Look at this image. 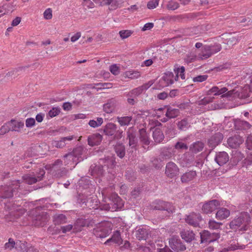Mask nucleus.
<instances>
[{
    "label": "nucleus",
    "mask_w": 252,
    "mask_h": 252,
    "mask_svg": "<svg viewBox=\"0 0 252 252\" xmlns=\"http://www.w3.org/2000/svg\"><path fill=\"white\" fill-rule=\"evenodd\" d=\"M89 172L92 176H100L103 174L102 167L95 164H92L90 168Z\"/></svg>",
    "instance_id": "f704fd0d"
},
{
    "label": "nucleus",
    "mask_w": 252,
    "mask_h": 252,
    "mask_svg": "<svg viewBox=\"0 0 252 252\" xmlns=\"http://www.w3.org/2000/svg\"><path fill=\"white\" fill-rule=\"evenodd\" d=\"M201 243L208 242L209 243L217 240L220 237L218 232L211 233L208 230H204L200 233Z\"/></svg>",
    "instance_id": "423d86ee"
},
{
    "label": "nucleus",
    "mask_w": 252,
    "mask_h": 252,
    "mask_svg": "<svg viewBox=\"0 0 252 252\" xmlns=\"http://www.w3.org/2000/svg\"><path fill=\"white\" fill-rule=\"evenodd\" d=\"M60 112L61 109L59 107H53L49 111L47 116L53 118L58 115Z\"/></svg>",
    "instance_id": "864d4df0"
},
{
    "label": "nucleus",
    "mask_w": 252,
    "mask_h": 252,
    "mask_svg": "<svg viewBox=\"0 0 252 252\" xmlns=\"http://www.w3.org/2000/svg\"><path fill=\"white\" fill-rule=\"evenodd\" d=\"M174 70L175 73L176 74V75L174 77L175 81L178 80L179 76L182 79H185V76L184 74L185 67L184 66H181V67L175 68Z\"/></svg>",
    "instance_id": "c03bdc74"
},
{
    "label": "nucleus",
    "mask_w": 252,
    "mask_h": 252,
    "mask_svg": "<svg viewBox=\"0 0 252 252\" xmlns=\"http://www.w3.org/2000/svg\"><path fill=\"white\" fill-rule=\"evenodd\" d=\"M113 145L114 146L115 152L117 156L121 158H123L126 153L125 146L122 143L120 142L117 143L115 145L113 144Z\"/></svg>",
    "instance_id": "473e14b6"
},
{
    "label": "nucleus",
    "mask_w": 252,
    "mask_h": 252,
    "mask_svg": "<svg viewBox=\"0 0 252 252\" xmlns=\"http://www.w3.org/2000/svg\"><path fill=\"white\" fill-rule=\"evenodd\" d=\"M103 122L102 118H97L96 120H91L89 122V125L93 128L101 126Z\"/></svg>",
    "instance_id": "de8ad7c7"
},
{
    "label": "nucleus",
    "mask_w": 252,
    "mask_h": 252,
    "mask_svg": "<svg viewBox=\"0 0 252 252\" xmlns=\"http://www.w3.org/2000/svg\"><path fill=\"white\" fill-rule=\"evenodd\" d=\"M110 83H97L93 85L92 84L88 85V88L93 89H96L97 91L99 90L106 89L110 88Z\"/></svg>",
    "instance_id": "37998d69"
},
{
    "label": "nucleus",
    "mask_w": 252,
    "mask_h": 252,
    "mask_svg": "<svg viewBox=\"0 0 252 252\" xmlns=\"http://www.w3.org/2000/svg\"><path fill=\"white\" fill-rule=\"evenodd\" d=\"M204 148V144L201 141H196L190 145L189 151L193 153L197 154L203 150Z\"/></svg>",
    "instance_id": "cd10ccee"
},
{
    "label": "nucleus",
    "mask_w": 252,
    "mask_h": 252,
    "mask_svg": "<svg viewBox=\"0 0 252 252\" xmlns=\"http://www.w3.org/2000/svg\"><path fill=\"white\" fill-rule=\"evenodd\" d=\"M84 149L82 146H78L74 148L70 154L78 159V162H80L83 160V158L81 157L82 155L84 152Z\"/></svg>",
    "instance_id": "4c0bfd02"
},
{
    "label": "nucleus",
    "mask_w": 252,
    "mask_h": 252,
    "mask_svg": "<svg viewBox=\"0 0 252 252\" xmlns=\"http://www.w3.org/2000/svg\"><path fill=\"white\" fill-rule=\"evenodd\" d=\"M207 48V45L204 46L203 50L199 55V57L202 60L207 59L211 56V52Z\"/></svg>",
    "instance_id": "09e8293b"
},
{
    "label": "nucleus",
    "mask_w": 252,
    "mask_h": 252,
    "mask_svg": "<svg viewBox=\"0 0 252 252\" xmlns=\"http://www.w3.org/2000/svg\"><path fill=\"white\" fill-rule=\"evenodd\" d=\"M120 67L118 66L116 64L111 65V73L115 75H116L119 74L120 73Z\"/></svg>",
    "instance_id": "774afa93"
},
{
    "label": "nucleus",
    "mask_w": 252,
    "mask_h": 252,
    "mask_svg": "<svg viewBox=\"0 0 252 252\" xmlns=\"http://www.w3.org/2000/svg\"><path fill=\"white\" fill-rule=\"evenodd\" d=\"M94 234L97 237L104 238L109 235V230L107 229L99 228L95 230Z\"/></svg>",
    "instance_id": "a18cd8bd"
},
{
    "label": "nucleus",
    "mask_w": 252,
    "mask_h": 252,
    "mask_svg": "<svg viewBox=\"0 0 252 252\" xmlns=\"http://www.w3.org/2000/svg\"><path fill=\"white\" fill-rule=\"evenodd\" d=\"M15 246H16V242H15L13 239L9 238L8 242L5 244L4 248L6 250L8 249L11 250Z\"/></svg>",
    "instance_id": "4d7b16f0"
},
{
    "label": "nucleus",
    "mask_w": 252,
    "mask_h": 252,
    "mask_svg": "<svg viewBox=\"0 0 252 252\" xmlns=\"http://www.w3.org/2000/svg\"><path fill=\"white\" fill-rule=\"evenodd\" d=\"M207 49H208V50L211 52V55H212L220 51L221 49V46L220 44H215L212 46L207 45Z\"/></svg>",
    "instance_id": "3c124183"
},
{
    "label": "nucleus",
    "mask_w": 252,
    "mask_h": 252,
    "mask_svg": "<svg viewBox=\"0 0 252 252\" xmlns=\"http://www.w3.org/2000/svg\"><path fill=\"white\" fill-rule=\"evenodd\" d=\"M179 7V4L175 1L170 0L166 5V8L169 10H175Z\"/></svg>",
    "instance_id": "8fccbe9b"
},
{
    "label": "nucleus",
    "mask_w": 252,
    "mask_h": 252,
    "mask_svg": "<svg viewBox=\"0 0 252 252\" xmlns=\"http://www.w3.org/2000/svg\"><path fill=\"white\" fill-rule=\"evenodd\" d=\"M222 139V134L220 132H218L208 140V145L210 147L214 149L221 142Z\"/></svg>",
    "instance_id": "dca6fc26"
},
{
    "label": "nucleus",
    "mask_w": 252,
    "mask_h": 252,
    "mask_svg": "<svg viewBox=\"0 0 252 252\" xmlns=\"http://www.w3.org/2000/svg\"><path fill=\"white\" fill-rule=\"evenodd\" d=\"M63 158L64 160L65 165H72L73 168H74L75 166L79 163L78 159L74 158L70 153L65 154L63 156Z\"/></svg>",
    "instance_id": "bb28decb"
},
{
    "label": "nucleus",
    "mask_w": 252,
    "mask_h": 252,
    "mask_svg": "<svg viewBox=\"0 0 252 252\" xmlns=\"http://www.w3.org/2000/svg\"><path fill=\"white\" fill-rule=\"evenodd\" d=\"M222 224L221 222H217L214 220H210L209 221V227L211 229H219Z\"/></svg>",
    "instance_id": "603ef678"
},
{
    "label": "nucleus",
    "mask_w": 252,
    "mask_h": 252,
    "mask_svg": "<svg viewBox=\"0 0 252 252\" xmlns=\"http://www.w3.org/2000/svg\"><path fill=\"white\" fill-rule=\"evenodd\" d=\"M152 165L156 169H159L162 167L161 160L158 158H154L152 160Z\"/></svg>",
    "instance_id": "5fc2aeb1"
},
{
    "label": "nucleus",
    "mask_w": 252,
    "mask_h": 252,
    "mask_svg": "<svg viewBox=\"0 0 252 252\" xmlns=\"http://www.w3.org/2000/svg\"><path fill=\"white\" fill-rule=\"evenodd\" d=\"M8 123H6L5 125L2 126L0 128V134L4 135L8 132L11 131L10 126H8Z\"/></svg>",
    "instance_id": "052dcab7"
},
{
    "label": "nucleus",
    "mask_w": 252,
    "mask_h": 252,
    "mask_svg": "<svg viewBox=\"0 0 252 252\" xmlns=\"http://www.w3.org/2000/svg\"><path fill=\"white\" fill-rule=\"evenodd\" d=\"M44 18L45 19L49 20L52 17V11L51 8H48L45 10L43 13Z\"/></svg>",
    "instance_id": "0e129e2a"
},
{
    "label": "nucleus",
    "mask_w": 252,
    "mask_h": 252,
    "mask_svg": "<svg viewBox=\"0 0 252 252\" xmlns=\"http://www.w3.org/2000/svg\"><path fill=\"white\" fill-rule=\"evenodd\" d=\"M227 91V89L226 88H222L220 89L219 88V92L218 95L222 94L221 97H230L232 96L233 94H234L236 93H238V92H235V90H233L227 92L226 93L224 94Z\"/></svg>",
    "instance_id": "a19ab883"
},
{
    "label": "nucleus",
    "mask_w": 252,
    "mask_h": 252,
    "mask_svg": "<svg viewBox=\"0 0 252 252\" xmlns=\"http://www.w3.org/2000/svg\"><path fill=\"white\" fill-rule=\"evenodd\" d=\"M8 126H10V130L12 131H16L21 132V129L24 126V123L23 122L15 120H11L8 122Z\"/></svg>",
    "instance_id": "4be33fe9"
},
{
    "label": "nucleus",
    "mask_w": 252,
    "mask_h": 252,
    "mask_svg": "<svg viewBox=\"0 0 252 252\" xmlns=\"http://www.w3.org/2000/svg\"><path fill=\"white\" fill-rule=\"evenodd\" d=\"M252 93V79L250 85H247L238 93V96L240 98H246L251 96Z\"/></svg>",
    "instance_id": "b1692460"
},
{
    "label": "nucleus",
    "mask_w": 252,
    "mask_h": 252,
    "mask_svg": "<svg viewBox=\"0 0 252 252\" xmlns=\"http://www.w3.org/2000/svg\"><path fill=\"white\" fill-rule=\"evenodd\" d=\"M202 220L201 216L199 213H191L185 218L186 222L194 227H200V223Z\"/></svg>",
    "instance_id": "6e6552de"
},
{
    "label": "nucleus",
    "mask_w": 252,
    "mask_h": 252,
    "mask_svg": "<svg viewBox=\"0 0 252 252\" xmlns=\"http://www.w3.org/2000/svg\"><path fill=\"white\" fill-rule=\"evenodd\" d=\"M151 208L153 210L166 211L169 213H173L175 211V207L172 204L162 200L154 202Z\"/></svg>",
    "instance_id": "39448f33"
},
{
    "label": "nucleus",
    "mask_w": 252,
    "mask_h": 252,
    "mask_svg": "<svg viewBox=\"0 0 252 252\" xmlns=\"http://www.w3.org/2000/svg\"><path fill=\"white\" fill-rule=\"evenodd\" d=\"M124 1V0H111V10L120 7Z\"/></svg>",
    "instance_id": "13d9d810"
},
{
    "label": "nucleus",
    "mask_w": 252,
    "mask_h": 252,
    "mask_svg": "<svg viewBox=\"0 0 252 252\" xmlns=\"http://www.w3.org/2000/svg\"><path fill=\"white\" fill-rule=\"evenodd\" d=\"M66 217L62 214H55L53 219L54 223L55 225H61L67 222Z\"/></svg>",
    "instance_id": "72a5a7b5"
},
{
    "label": "nucleus",
    "mask_w": 252,
    "mask_h": 252,
    "mask_svg": "<svg viewBox=\"0 0 252 252\" xmlns=\"http://www.w3.org/2000/svg\"><path fill=\"white\" fill-rule=\"evenodd\" d=\"M179 168L173 162L170 161L166 164L165 174L169 178H173L178 174Z\"/></svg>",
    "instance_id": "9b49d317"
},
{
    "label": "nucleus",
    "mask_w": 252,
    "mask_h": 252,
    "mask_svg": "<svg viewBox=\"0 0 252 252\" xmlns=\"http://www.w3.org/2000/svg\"><path fill=\"white\" fill-rule=\"evenodd\" d=\"M182 238L187 243H190L195 240V234L192 230L184 229L180 232Z\"/></svg>",
    "instance_id": "a211bd4d"
},
{
    "label": "nucleus",
    "mask_w": 252,
    "mask_h": 252,
    "mask_svg": "<svg viewBox=\"0 0 252 252\" xmlns=\"http://www.w3.org/2000/svg\"><path fill=\"white\" fill-rule=\"evenodd\" d=\"M234 125L236 130H246L251 127V125L248 122L240 119L235 120Z\"/></svg>",
    "instance_id": "5701e85b"
},
{
    "label": "nucleus",
    "mask_w": 252,
    "mask_h": 252,
    "mask_svg": "<svg viewBox=\"0 0 252 252\" xmlns=\"http://www.w3.org/2000/svg\"><path fill=\"white\" fill-rule=\"evenodd\" d=\"M111 242L115 243L118 246H120L122 244L123 240L119 230H116L114 232L111 236Z\"/></svg>",
    "instance_id": "ea45409f"
},
{
    "label": "nucleus",
    "mask_w": 252,
    "mask_h": 252,
    "mask_svg": "<svg viewBox=\"0 0 252 252\" xmlns=\"http://www.w3.org/2000/svg\"><path fill=\"white\" fill-rule=\"evenodd\" d=\"M180 113L179 109L169 106L167 108L165 116L171 119L176 118L180 115Z\"/></svg>",
    "instance_id": "e433bc0d"
},
{
    "label": "nucleus",
    "mask_w": 252,
    "mask_h": 252,
    "mask_svg": "<svg viewBox=\"0 0 252 252\" xmlns=\"http://www.w3.org/2000/svg\"><path fill=\"white\" fill-rule=\"evenodd\" d=\"M139 133L140 143L143 145H149L151 143V141L146 130L144 128L140 129L139 130ZM143 147H144V146H143Z\"/></svg>",
    "instance_id": "a878e982"
},
{
    "label": "nucleus",
    "mask_w": 252,
    "mask_h": 252,
    "mask_svg": "<svg viewBox=\"0 0 252 252\" xmlns=\"http://www.w3.org/2000/svg\"><path fill=\"white\" fill-rule=\"evenodd\" d=\"M73 136H69L67 137H62L60 141H54L52 142V144L53 147L57 148H62L64 147L66 144L65 141H71L73 139Z\"/></svg>",
    "instance_id": "2f4dec72"
},
{
    "label": "nucleus",
    "mask_w": 252,
    "mask_h": 252,
    "mask_svg": "<svg viewBox=\"0 0 252 252\" xmlns=\"http://www.w3.org/2000/svg\"><path fill=\"white\" fill-rule=\"evenodd\" d=\"M225 43L229 47L236 44L238 42V38L231 34H229L226 35Z\"/></svg>",
    "instance_id": "79ce46f5"
},
{
    "label": "nucleus",
    "mask_w": 252,
    "mask_h": 252,
    "mask_svg": "<svg viewBox=\"0 0 252 252\" xmlns=\"http://www.w3.org/2000/svg\"><path fill=\"white\" fill-rule=\"evenodd\" d=\"M246 245L241 244L238 242V240L233 239L231 240L227 247L224 248L222 251L223 252H227L229 251H233L237 249H244L245 248Z\"/></svg>",
    "instance_id": "4468645a"
},
{
    "label": "nucleus",
    "mask_w": 252,
    "mask_h": 252,
    "mask_svg": "<svg viewBox=\"0 0 252 252\" xmlns=\"http://www.w3.org/2000/svg\"><path fill=\"white\" fill-rule=\"evenodd\" d=\"M174 77L175 76L173 72L167 71L164 73V75L162 77L160 82L161 84H163V86H168L172 84L175 81Z\"/></svg>",
    "instance_id": "6ab92c4d"
},
{
    "label": "nucleus",
    "mask_w": 252,
    "mask_h": 252,
    "mask_svg": "<svg viewBox=\"0 0 252 252\" xmlns=\"http://www.w3.org/2000/svg\"><path fill=\"white\" fill-rule=\"evenodd\" d=\"M35 121L34 119L30 118H28L26 120V126L28 127H31L35 125Z\"/></svg>",
    "instance_id": "338daca9"
},
{
    "label": "nucleus",
    "mask_w": 252,
    "mask_h": 252,
    "mask_svg": "<svg viewBox=\"0 0 252 252\" xmlns=\"http://www.w3.org/2000/svg\"><path fill=\"white\" fill-rule=\"evenodd\" d=\"M159 0H151L148 2L147 7L149 9H154L158 4Z\"/></svg>",
    "instance_id": "e2e57ef3"
},
{
    "label": "nucleus",
    "mask_w": 252,
    "mask_h": 252,
    "mask_svg": "<svg viewBox=\"0 0 252 252\" xmlns=\"http://www.w3.org/2000/svg\"><path fill=\"white\" fill-rule=\"evenodd\" d=\"M118 122L121 126H127L129 124L132 120V117L129 116H125L122 117H117Z\"/></svg>",
    "instance_id": "49530a36"
},
{
    "label": "nucleus",
    "mask_w": 252,
    "mask_h": 252,
    "mask_svg": "<svg viewBox=\"0 0 252 252\" xmlns=\"http://www.w3.org/2000/svg\"><path fill=\"white\" fill-rule=\"evenodd\" d=\"M15 248L23 252H36L34 247L25 241H17Z\"/></svg>",
    "instance_id": "ddd939ff"
},
{
    "label": "nucleus",
    "mask_w": 252,
    "mask_h": 252,
    "mask_svg": "<svg viewBox=\"0 0 252 252\" xmlns=\"http://www.w3.org/2000/svg\"><path fill=\"white\" fill-rule=\"evenodd\" d=\"M153 137L156 143H159L163 140L164 136L160 128L157 127L153 132Z\"/></svg>",
    "instance_id": "c85d7f7f"
},
{
    "label": "nucleus",
    "mask_w": 252,
    "mask_h": 252,
    "mask_svg": "<svg viewBox=\"0 0 252 252\" xmlns=\"http://www.w3.org/2000/svg\"><path fill=\"white\" fill-rule=\"evenodd\" d=\"M230 216V211L225 208H220L216 213V217L218 220H222Z\"/></svg>",
    "instance_id": "7c9ffc66"
},
{
    "label": "nucleus",
    "mask_w": 252,
    "mask_h": 252,
    "mask_svg": "<svg viewBox=\"0 0 252 252\" xmlns=\"http://www.w3.org/2000/svg\"><path fill=\"white\" fill-rule=\"evenodd\" d=\"M220 202L217 200H213L204 204L202 209L203 213L209 214L217 209L220 206Z\"/></svg>",
    "instance_id": "f8f14e48"
},
{
    "label": "nucleus",
    "mask_w": 252,
    "mask_h": 252,
    "mask_svg": "<svg viewBox=\"0 0 252 252\" xmlns=\"http://www.w3.org/2000/svg\"><path fill=\"white\" fill-rule=\"evenodd\" d=\"M102 136L99 133H94L88 136V143L90 146L93 147L100 144Z\"/></svg>",
    "instance_id": "aec40b11"
},
{
    "label": "nucleus",
    "mask_w": 252,
    "mask_h": 252,
    "mask_svg": "<svg viewBox=\"0 0 252 252\" xmlns=\"http://www.w3.org/2000/svg\"><path fill=\"white\" fill-rule=\"evenodd\" d=\"M132 33V32L129 30H123L119 32L120 36L122 39L128 37Z\"/></svg>",
    "instance_id": "bf43d9fd"
},
{
    "label": "nucleus",
    "mask_w": 252,
    "mask_h": 252,
    "mask_svg": "<svg viewBox=\"0 0 252 252\" xmlns=\"http://www.w3.org/2000/svg\"><path fill=\"white\" fill-rule=\"evenodd\" d=\"M195 171L190 170L184 173L181 177V181L182 183H188L192 181L196 177Z\"/></svg>",
    "instance_id": "393cba45"
},
{
    "label": "nucleus",
    "mask_w": 252,
    "mask_h": 252,
    "mask_svg": "<svg viewBox=\"0 0 252 252\" xmlns=\"http://www.w3.org/2000/svg\"><path fill=\"white\" fill-rule=\"evenodd\" d=\"M175 148L176 149H185L187 150L188 148V146L187 144H185L184 143L181 142H178L176 143V144L175 145Z\"/></svg>",
    "instance_id": "69168bd1"
},
{
    "label": "nucleus",
    "mask_w": 252,
    "mask_h": 252,
    "mask_svg": "<svg viewBox=\"0 0 252 252\" xmlns=\"http://www.w3.org/2000/svg\"><path fill=\"white\" fill-rule=\"evenodd\" d=\"M124 76L130 79H136L140 77L141 73L137 70H131L126 71L124 73Z\"/></svg>",
    "instance_id": "58836bf2"
},
{
    "label": "nucleus",
    "mask_w": 252,
    "mask_h": 252,
    "mask_svg": "<svg viewBox=\"0 0 252 252\" xmlns=\"http://www.w3.org/2000/svg\"><path fill=\"white\" fill-rule=\"evenodd\" d=\"M149 235L148 231L143 227H137L135 231V236L139 240H146Z\"/></svg>",
    "instance_id": "c756f323"
},
{
    "label": "nucleus",
    "mask_w": 252,
    "mask_h": 252,
    "mask_svg": "<svg viewBox=\"0 0 252 252\" xmlns=\"http://www.w3.org/2000/svg\"><path fill=\"white\" fill-rule=\"evenodd\" d=\"M171 248L176 252H180L186 250L185 246L181 240L177 237L173 236L169 241Z\"/></svg>",
    "instance_id": "9d476101"
},
{
    "label": "nucleus",
    "mask_w": 252,
    "mask_h": 252,
    "mask_svg": "<svg viewBox=\"0 0 252 252\" xmlns=\"http://www.w3.org/2000/svg\"><path fill=\"white\" fill-rule=\"evenodd\" d=\"M45 174V170L41 168H39L38 172H37L36 174L34 172H32V174H25L23 176L22 179L26 183L32 185L42 180Z\"/></svg>",
    "instance_id": "7ed1b4c3"
},
{
    "label": "nucleus",
    "mask_w": 252,
    "mask_h": 252,
    "mask_svg": "<svg viewBox=\"0 0 252 252\" xmlns=\"http://www.w3.org/2000/svg\"><path fill=\"white\" fill-rule=\"evenodd\" d=\"M213 99L214 97H206L198 101L197 103L198 105H206V104L212 102Z\"/></svg>",
    "instance_id": "6e6d98bb"
},
{
    "label": "nucleus",
    "mask_w": 252,
    "mask_h": 252,
    "mask_svg": "<svg viewBox=\"0 0 252 252\" xmlns=\"http://www.w3.org/2000/svg\"><path fill=\"white\" fill-rule=\"evenodd\" d=\"M111 211H116L121 209L124 206V202L122 200L117 194L111 193Z\"/></svg>",
    "instance_id": "2eb2a0df"
},
{
    "label": "nucleus",
    "mask_w": 252,
    "mask_h": 252,
    "mask_svg": "<svg viewBox=\"0 0 252 252\" xmlns=\"http://www.w3.org/2000/svg\"><path fill=\"white\" fill-rule=\"evenodd\" d=\"M176 125L178 129L181 131H185L190 126V123L186 118L178 121Z\"/></svg>",
    "instance_id": "c9c22d12"
},
{
    "label": "nucleus",
    "mask_w": 252,
    "mask_h": 252,
    "mask_svg": "<svg viewBox=\"0 0 252 252\" xmlns=\"http://www.w3.org/2000/svg\"><path fill=\"white\" fill-rule=\"evenodd\" d=\"M142 93V91L140 87L136 88L135 89H134L132 90L129 93V95L130 96H138L139 94H140Z\"/></svg>",
    "instance_id": "680f3d73"
},
{
    "label": "nucleus",
    "mask_w": 252,
    "mask_h": 252,
    "mask_svg": "<svg viewBox=\"0 0 252 252\" xmlns=\"http://www.w3.org/2000/svg\"><path fill=\"white\" fill-rule=\"evenodd\" d=\"M244 139L239 135H236L229 137L227 140L228 146L232 148L236 149L243 142Z\"/></svg>",
    "instance_id": "f3484780"
},
{
    "label": "nucleus",
    "mask_w": 252,
    "mask_h": 252,
    "mask_svg": "<svg viewBox=\"0 0 252 252\" xmlns=\"http://www.w3.org/2000/svg\"><path fill=\"white\" fill-rule=\"evenodd\" d=\"M215 160L219 165L222 166L228 161L229 156L225 152H219L216 154Z\"/></svg>",
    "instance_id": "412c9836"
},
{
    "label": "nucleus",
    "mask_w": 252,
    "mask_h": 252,
    "mask_svg": "<svg viewBox=\"0 0 252 252\" xmlns=\"http://www.w3.org/2000/svg\"><path fill=\"white\" fill-rule=\"evenodd\" d=\"M49 216L45 212H41L36 214L33 218L32 223L35 226H43L48 221Z\"/></svg>",
    "instance_id": "0eeeda50"
},
{
    "label": "nucleus",
    "mask_w": 252,
    "mask_h": 252,
    "mask_svg": "<svg viewBox=\"0 0 252 252\" xmlns=\"http://www.w3.org/2000/svg\"><path fill=\"white\" fill-rule=\"evenodd\" d=\"M63 161L61 159L57 160L52 165L51 173L53 177L56 178H60L65 176L67 173V170L63 167Z\"/></svg>",
    "instance_id": "20e7f679"
},
{
    "label": "nucleus",
    "mask_w": 252,
    "mask_h": 252,
    "mask_svg": "<svg viewBox=\"0 0 252 252\" xmlns=\"http://www.w3.org/2000/svg\"><path fill=\"white\" fill-rule=\"evenodd\" d=\"M251 222V217L247 212H242L235 218L229 223L230 228L234 230L237 229L243 231L247 229L248 225Z\"/></svg>",
    "instance_id": "f257e3e1"
},
{
    "label": "nucleus",
    "mask_w": 252,
    "mask_h": 252,
    "mask_svg": "<svg viewBox=\"0 0 252 252\" xmlns=\"http://www.w3.org/2000/svg\"><path fill=\"white\" fill-rule=\"evenodd\" d=\"M19 181H14L9 186L1 187L0 188V197L7 198L12 197L13 193L20 187Z\"/></svg>",
    "instance_id": "f03ea898"
},
{
    "label": "nucleus",
    "mask_w": 252,
    "mask_h": 252,
    "mask_svg": "<svg viewBox=\"0 0 252 252\" xmlns=\"http://www.w3.org/2000/svg\"><path fill=\"white\" fill-rule=\"evenodd\" d=\"M127 139H128L129 146L131 148H136L138 144V138L137 137V133L136 130L133 127H130L128 129L127 132Z\"/></svg>",
    "instance_id": "1a4fd4ad"
}]
</instances>
